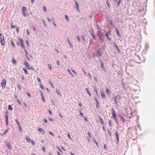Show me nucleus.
Returning a JSON list of instances; mask_svg holds the SVG:
<instances>
[{
	"label": "nucleus",
	"instance_id": "f257e3e1",
	"mask_svg": "<svg viewBox=\"0 0 155 155\" xmlns=\"http://www.w3.org/2000/svg\"><path fill=\"white\" fill-rule=\"evenodd\" d=\"M97 35L99 37V38L100 40L102 39V37L104 36L103 33L101 31V30L98 31L97 32Z\"/></svg>",
	"mask_w": 155,
	"mask_h": 155
},
{
	"label": "nucleus",
	"instance_id": "f03ea898",
	"mask_svg": "<svg viewBox=\"0 0 155 155\" xmlns=\"http://www.w3.org/2000/svg\"><path fill=\"white\" fill-rule=\"evenodd\" d=\"M6 84V81L5 79H3L1 83V85L2 89H4Z\"/></svg>",
	"mask_w": 155,
	"mask_h": 155
},
{
	"label": "nucleus",
	"instance_id": "7ed1b4c3",
	"mask_svg": "<svg viewBox=\"0 0 155 155\" xmlns=\"http://www.w3.org/2000/svg\"><path fill=\"white\" fill-rule=\"evenodd\" d=\"M120 99V97L119 95H117L114 97V103L116 104H117V101L119 100Z\"/></svg>",
	"mask_w": 155,
	"mask_h": 155
},
{
	"label": "nucleus",
	"instance_id": "20e7f679",
	"mask_svg": "<svg viewBox=\"0 0 155 155\" xmlns=\"http://www.w3.org/2000/svg\"><path fill=\"white\" fill-rule=\"evenodd\" d=\"M115 135L116 136V139H117L116 143L117 144L119 142V136L118 132L117 131H115Z\"/></svg>",
	"mask_w": 155,
	"mask_h": 155
},
{
	"label": "nucleus",
	"instance_id": "39448f33",
	"mask_svg": "<svg viewBox=\"0 0 155 155\" xmlns=\"http://www.w3.org/2000/svg\"><path fill=\"white\" fill-rule=\"evenodd\" d=\"M6 115H5V122L7 125H8V113L7 112H6L5 113Z\"/></svg>",
	"mask_w": 155,
	"mask_h": 155
},
{
	"label": "nucleus",
	"instance_id": "423d86ee",
	"mask_svg": "<svg viewBox=\"0 0 155 155\" xmlns=\"http://www.w3.org/2000/svg\"><path fill=\"white\" fill-rule=\"evenodd\" d=\"M1 45L3 46H4L5 45V41L4 36H2L1 37Z\"/></svg>",
	"mask_w": 155,
	"mask_h": 155
},
{
	"label": "nucleus",
	"instance_id": "0eeeda50",
	"mask_svg": "<svg viewBox=\"0 0 155 155\" xmlns=\"http://www.w3.org/2000/svg\"><path fill=\"white\" fill-rule=\"evenodd\" d=\"M100 64L101 68L104 71L106 72V71L105 68H104V67L103 62L101 61H100Z\"/></svg>",
	"mask_w": 155,
	"mask_h": 155
},
{
	"label": "nucleus",
	"instance_id": "6e6552de",
	"mask_svg": "<svg viewBox=\"0 0 155 155\" xmlns=\"http://www.w3.org/2000/svg\"><path fill=\"white\" fill-rule=\"evenodd\" d=\"M67 41L69 44L70 47L71 48H73V46L68 38L67 39Z\"/></svg>",
	"mask_w": 155,
	"mask_h": 155
},
{
	"label": "nucleus",
	"instance_id": "1a4fd4ad",
	"mask_svg": "<svg viewBox=\"0 0 155 155\" xmlns=\"http://www.w3.org/2000/svg\"><path fill=\"white\" fill-rule=\"evenodd\" d=\"M75 4L76 5L75 6V8H76L77 10L79 12V5L78 3L76 1H75Z\"/></svg>",
	"mask_w": 155,
	"mask_h": 155
},
{
	"label": "nucleus",
	"instance_id": "9d476101",
	"mask_svg": "<svg viewBox=\"0 0 155 155\" xmlns=\"http://www.w3.org/2000/svg\"><path fill=\"white\" fill-rule=\"evenodd\" d=\"M38 130L39 132L42 134V135L45 134V132L43 129L42 128H38Z\"/></svg>",
	"mask_w": 155,
	"mask_h": 155
},
{
	"label": "nucleus",
	"instance_id": "9b49d317",
	"mask_svg": "<svg viewBox=\"0 0 155 155\" xmlns=\"http://www.w3.org/2000/svg\"><path fill=\"white\" fill-rule=\"evenodd\" d=\"M6 146L8 147V149L10 150H12V146H11L10 143L9 142H8L6 143Z\"/></svg>",
	"mask_w": 155,
	"mask_h": 155
},
{
	"label": "nucleus",
	"instance_id": "f8f14e48",
	"mask_svg": "<svg viewBox=\"0 0 155 155\" xmlns=\"http://www.w3.org/2000/svg\"><path fill=\"white\" fill-rule=\"evenodd\" d=\"M24 64L26 66L27 68L28 69L30 70V68H29L30 67V65L27 62H26V61H25L24 62Z\"/></svg>",
	"mask_w": 155,
	"mask_h": 155
},
{
	"label": "nucleus",
	"instance_id": "ddd939ff",
	"mask_svg": "<svg viewBox=\"0 0 155 155\" xmlns=\"http://www.w3.org/2000/svg\"><path fill=\"white\" fill-rule=\"evenodd\" d=\"M111 110H112V114L113 117L116 116V114L115 110L114 109V108H112Z\"/></svg>",
	"mask_w": 155,
	"mask_h": 155
},
{
	"label": "nucleus",
	"instance_id": "4468645a",
	"mask_svg": "<svg viewBox=\"0 0 155 155\" xmlns=\"http://www.w3.org/2000/svg\"><path fill=\"white\" fill-rule=\"evenodd\" d=\"M24 51L25 52L26 57L27 58V59H28V60L29 61H30V58L28 56V52L26 50V49H25Z\"/></svg>",
	"mask_w": 155,
	"mask_h": 155
},
{
	"label": "nucleus",
	"instance_id": "2eb2a0df",
	"mask_svg": "<svg viewBox=\"0 0 155 155\" xmlns=\"http://www.w3.org/2000/svg\"><path fill=\"white\" fill-rule=\"evenodd\" d=\"M115 31H116V33H117V36H120V34L119 30H118L117 27H116L115 28Z\"/></svg>",
	"mask_w": 155,
	"mask_h": 155
},
{
	"label": "nucleus",
	"instance_id": "dca6fc26",
	"mask_svg": "<svg viewBox=\"0 0 155 155\" xmlns=\"http://www.w3.org/2000/svg\"><path fill=\"white\" fill-rule=\"evenodd\" d=\"M105 35V36H106L107 37V38L108 40H111V39H110V38L108 36L109 33H108V32H106Z\"/></svg>",
	"mask_w": 155,
	"mask_h": 155
},
{
	"label": "nucleus",
	"instance_id": "f3484780",
	"mask_svg": "<svg viewBox=\"0 0 155 155\" xmlns=\"http://www.w3.org/2000/svg\"><path fill=\"white\" fill-rule=\"evenodd\" d=\"M114 45L115 47V48H116V49L118 51V52L119 53H120V51L119 49V48H118L117 46V45L115 43H114Z\"/></svg>",
	"mask_w": 155,
	"mask_h": 155
},
{
	"label": "nucleus",
	"instance_id": "a211bd4d",
	"mask_svg": "<svg viewBox=\"0 0 155 155\" xmlns=\"http://www.w3.org/2000/svg\"><path fill=\"white\" fill-rule=\"evenodd\" d=\"M101 95L102 96V97L103 99L105 98V94L103 92V91L101 92Z\"/></svg>",
	"mask_w": 155,
	"mask_h": 155
},
{
	"label": "nucleus",
	"instance_id": "6ab92c4d",
	"mask_svg": "<svg viewBox=\"0 0 155 155\" xmlns=\"http://www.w3.org/2000/svg\"><path fill=\"white\" fill-rule=\"evenodd\" d=\"M120 120L123 122V123H124L125 122V119L124 117H123L120 116Z\"/></svg>",
	"mask_w": 155,
	"mask_h": 155
},
{
	"label": "nucleus",
	"instance_id": "aec40b11",
	"mask_svg": "<svg viewBox=\"0 0 155 155\" xmlns=\"http://www.w3.org/2000/svg\"><path fill=\"white\" fill-rule=\"evenodd\" d=\"M26 141L28 143H30V142H31V141L32 140H31V139H30V138L28 137H26Z\"/></svg>",
	"mask_w": 155,
	"mask_h": 155
},
{
	"label": "nucleus",
	"instance_id": "412c9836",
	"mask_svg": "<svg viewBox=\"0 0 155 155\" xmlns=\"http://www.w3.org/2000/svg\"><path fill=\"white\" fill-rule=\"evenodd\" d=\"M113 117H114V120L116 122V123H117V124H118V121L117 119L116 116H114Z\"/></svg>",
	"mask_w": 155,
	"mask_h": 155
},
{
	"label": "nucleus",
	"instance_id": "4be33fe9",
	"mask_svg": "<svg viewBox=\"0 0 155 155\" xmlns=\"http://www.w3.org/2000/svg\"><path fill=\"white\" fill-rule=\"evenodd\" d=\"M99 118L100 121L101 123V124L103 125H104V122H103V120L102 118L101 117H99Z\"/></svg>",
	"mask_w": 155,
	"mask_h": 155
},
{
	"label": "nucleus",
	"instance_id": "5701e85b",
	"mask_svg": "<svg viewBox=\"0 0 155 155\" xmlns=\"http://www.w3.org/2000/svg\"><path fill=\"white\" fill-rule=\"evenodd\" d=\"M12 60V63L14 64H17V62L15 60V58H13Z\"/></svg>",
	"mask_w": 155,
	"mask_h": 155
},
{
	"label": "nucleus",
	"instance_id": "b1692460",
	"mask_svg": "<svg viewBox=\"0 0 155 155\" xmlns=\"http://www.w3.org/2000/svg\"><path fill=\"white\" fill-rule=\"evenodd\" d=\"M91 35H92V38H93L94 40L96 39V37L95 36V35L94 34V32H91Z\"/></svg>",
	"mask_w": 155,
	"mask_h": 155
},
{
	"label": "nucleus",
	"instance_id": "393cba45",
	"mask_svg": "<svg viewBox=\"0 0 155 155\" xmlns=\"http://www.w3.org/2000/svg\"><path fill=\"white\" fill-rule=\"evenodd\" d=\"M56 91L57 93V94H58L59 95L61 96L62 95L60 93V91L57 88L56 89Z\"/></svg>",
	"mask_w": 155,
	"mask_h": 155
},
{
	"label": "nucleus",
	"instance_id": "a878e982",
	"mask_svg": "<svg viewBox=\"0 0 155 155\" xmlns=\"http://www.w3.org/2000/svg\"><path fill=\"white\" fill-rule=\"evenodd\" d=\"M85 90L86 91L87 93L88 94L89 96H91V95L90 92L89 91L88 89L87 88H85Z\"/></svg>",
	"mask_w": 155,
	"mask_h": 155
},
{
	"label": "nucleus",
	"instance_id": "bb28decb",
	"mask_svg": "<svg viewBox=\"0 0 155 155\" xmlns=\"http://www.w3.org/2000/svg\"><path fill=\"white\" fill-rule=\"evenodd\" d=\"M27 10V8L26 7H23L22 8V11L23 12H25Z\"/></svg>",
	"mask_w": 155,
	"mask_h": 155
},
{
	"label": "nucleus",
	"instance_id": "cd10ccee",
	"mask_svg": "<svg viewBox=\"0 0 155 155\" xmlns=\"http://www.w3.org/2000/svg\"><path fill=\"white\" fill-rule=\"evenodd\" d=\"M106 4L107 5V7L109 8H110V2L108 0H107L106 1Z\"/></svg>",
	"mask_w": 155,
	"mask_h": 155
},
{
	"label": "nucleus",
	"instance_id": "c85d7f7f",
	"mask_svg": "<svg viewBox=\"0 0 155 155\" xmlns=\"http://www.w3.org/2000/svg\"><path fill=\"white\" fill-rule=\"evenodd\" d=\"M97 53H98V55H99V56L101 57L102 56V54L101 53L100 50L99 49L98 50Z\"/></svg>",
	"mask_w": 155,
	"mask_h": 155
},
{
	"label": "nucleus",
	"instance_id": "c756f323",
	"mask_svg": "<svg viewBox=\"0 0 155 155\" xmlns=\"http://www.w3.org/2000/svg\"><path fill=\"white\" fill-rule=\"evenodd\" d=\"M68 73L70 74H71L73 77H74V76L73 75V74H72V73L71 72V71L69 69H68Z\"/></svg>",
	"mask_w": 155,
	"mask_h": 155
},
{
	"label": "nucleus",
	"instance_id": "7c9ffc66",
	"mask_svg": "<svg viewBox=\"0 0 155 155\" xmlns=\"http://www.w3.org/2000/svg\"><path fill=\"white\" fill-rule=\"evenodd\" d=\"M122 0H118L117 3V6H118L122 2Z\"/></svg>",
	"mask_w": 155,
	"mask_h": 155
},
{
	"label": "nucleus",
	"instance_id": "2f4dec72",
	"mask_svg": "<svg viewBox=\"0 0 155 155\" xmlns=\"http://www.w3.org/2000/svg\"><path fill=\"white\" fill-rule=\"evenodd\" d=\"M93 142L95 143V144H96V145L97 146H98V143L97 142V141H96V140L95 139H94V138L93 139Z\"/></svg>",
	"mask_w": 155,
	"mask_h": 155
},
{
	"label": "nucleus",
	"instance_id": "473e14b6",
	"mask_svg": "<svg viewBox=\"0 0 155 155\" xmlns=\"http://www.w3.org/2000/svg\"><path fill=\"white\" fill-rule=\"evenodd\" d=\"M49 83L51 85V86L53 88H54V87L53 84V83L52 82H51V81H49Z\"/></svg>",
	"mask_w": 155,
	"mask_h": 155
},
{
	"label": "nucleus",
	"instance_id": "72a5a7b5",
	"mask_svg": "<svg viewBox=\"0 0 155 155\" xmlns=\"http://www.w3.org/2000/svg\"><path fill=\"white\" fill-rule=\"evenodd\" d=\"M8 109L9 110H12L13 108L10 105H9L8 106Z\"/></svg>",
	"mask_w": 155,
	"mask_h": 155
},
{
	"label": "nucleus",
	"instance_id": "f704fd0d",
	"mask_svg": "<svg viewBox=\"0 0 155 155\" xmlns=\"http://www.w3.org/2000/svg\"><path fill=\"white\" fill-rule=\"evenodd\" d=\"M65 17L66 20H67V21L68 22L69 21V18H68V16L67 15H65Z\"/></svg>",
	"mask_w": 155,
	"mask_h": 155
},
{
	"label": "nucleus",
	"instance_id": "c9c22d12",
	"mask_svg": "<svg viewBox=\"0 0 155 155\" xmlns=\"http://www.w3.org/2000/svg\"><path fill=\"white\" fill-rule=\"evenodd\" d=\"M77 39L78 41L79 42H81V39H80V37H79V36L78 35L77 36Z\"/></svg>",
	"mask_w": 155,
	"mask_h": 155
},
{
	"label": "nucleus",
	"instance_id": "e433bc0d",
	"mask_svg": "<svg viewBox=\"0 0 155 155\" xmlns=\"http://www.w3.org/2000/svg\"><path fill=\"white\" fill-rule=\"evenodd\" d=\"M11 43H12V46L14 48L15 47V44L13 42V40H11Z\"/></svg>",
	"mask_w": 155,
	"mask_h": 155
},
{
	"label": "nucleus",
	"instance_id": "4c0bfd02",
	"mask_svg": "<svg viewBox=\"0 0 155 155\" xmlns=\"http://www.w3.org/2000/svg\"><path fill=\"white\" fill-rule=\"evenodd\" d=\"M97 29L98 30V31H99V30L100 31V30H101L100 26H99L98 24L97 23Z\"/></svg>",
	"mask_w": 155,
	"mask_h": 155
},
{
	"label": "nucleus",
	"instance_id": "58836bf2",
	"mask_svg": "<svg viewBox=\"0 0 155 155\" xmlns=\"http://www.w3.org/2000/svg\"><path fill=\"white\" fill-rule=\"evenodd\" d=\"M68 137L70 139H71V140H72V138H71V135H70V134L68 133Z\"/></svg>",
	"mask_w": 155,
	"mask_h": 155
},
{
	"label": "nucleus",
	"instance_id": "ea45409f",
	"mask_svg": "<svg viewBox=\"0 0 155 155\" xmlns=\"http://www.w3.org/2000/svg\"><path fill=\"white\" fill-rule=\"evenodd\" d=\"M30 142L34 146V145H35V142L32 140H31V142Z\"/></svg>",
	"mask_w": 155,
	"mask_h": 155
},
{
	"label": "nucleus",
	"instance_id": "a19ab883",
	"mask_svg": "<svg viewBox=\"0 0 155 155\" xmlns=\"http://www.w3.org/2000/svg\"><path fill=\"white\" fill-rule=\"evenodd\" d=\"M19 41H20V42L21 44L24 43L23 40L21 38L19 39Z\"/></svg>",
	"mask_w": 155,
	"mask_h": 155
},
{
	"label": "nucleus",
	"instance_id": "79ce46f5",
	"mask_svg": "<svg viewBox=\"0 0 155 155\" xmlns=\"http://www.w3.org/2000/svg\"><path fill=\"white\" fill-rule=\"evenodd\" d=\"M15 121L16 122V123H17V124L18 125V126H19L20 125L19 122L18 121L17 119H16L15 120Z\"/></svg>",
	"mask_w": 155,
	"mask_h": 155
},
{
	"label": "nucleus",
	"instance_id": "37998d69",
	"mask_svg": "<svg viewBox=\"0 0 155 155\" xmlns=\"http://www.w3.org/2000/svg\"><path fill=\"white\" fill-rule=\"evenodd\" d=\"M71 71L73 73L75 74H77V73L73 69H71Z\"/></svg>",
	"mask_w": 155,
	"mask_h": 155
},
{
	"label": "nucleus",
	"instance_id": "c03bdc74",
	"mask_svg": "<svg viewBox=\"0 0 155 155\" xmlns=\"http://www.w3.org/2000/svg\"><path fill=\"white\" fill-rule=\"evenodd\" d=\"M21 45L23 48H24V50L25 49V47L23 44V43L21 44Z\"/></svg>",
	"mask_w": 155,
	"mask_h": 155
},
{
	"label": "nucleus",
	"instance_id": "a18cd8bd",
	"mask_svg": "<svg viewBox=\"0 0 155 155\" xmlns=\"http://www.w3.org/2000/svg\"><path fill=\"white\" fill-rule=\"evenodd\" d=\"M40 85L41 88L42 89H44V87L42 84H41Z\"/></svg>",
	"mask_w": 155,
	"mask_h": 155
},
{
	"label": "nucleus",
	"instance_id": "49530a36",
	"mask_svg": "<svg viewBox=\"0 0 155 155\" xmlns=\"http://www.w3.org/2000/svg\"><path fill=\"white\" fill-rule=\"evenodd\" d=\"M109 125H110V127H112L111 125V120H110L109 121Z\"/></svg>",
	"mask_w": 155,
	"mask_h": 155
},
{
	"label": "nucleus",
	"instance_id": "de8ad7c7",
	"mask_svg": "<svg viewBox=\"0 0 155 155\" xmlns=\"http://www.w3.org/2000/svg\"><path fill=\"white\" fill-rule=\"evenodd\" d=\"M43 10L45 11V12H46L47 10V9H46V7L45 6H44L43 7Z\"/></svg>",
	"mask_w": 155,
	"mask_h": 155
},
{
	"label": "nucleus",
	"instance_id": "09e8293b",
	"mask_svg": "<svg viewBox=\"0 0 155 155\" xmlns=\"http://www.w3.org/2000/svg\"><path fill=\"white\" fill-rule=\"evenodd\" d=\"M23 70H24V71L25 73L26 74H28V72L27 70V69H24Z\"/></svg>",
	"mask_w": 155,
	"mask_h": 155
},
{
	"label": "nucleus",
	"instance_id": "8fccbe9b",
	"mask_svg": "<svg viewBox=\"0 0 155 155\" xmlns=\"http://www.w3.org/2000/svg\"><path fill=\"white\" fill-rule=\"evenodd\" d=\"M88 135L89 137H90V138H92V136L91 135V134L90 132H88Z\"/></svg>",
	"mask_w": 155,
	"mask_h": 155
},
{
	"label": "nucleus",
	"instance_id": "3c124183",
	"mask_svg": "<svg viewBox=\"0 0 155 155\" xmlns=\"http://www.w3.org/2000/svg\"><path fill=\"white\" fill-rule=\"evenodd\" d=\"M110 93V91L107 88V90H106V93L107 94H109Z\"/></svg>",
	"mask_w": 155,
	"mask_h": 155
},
{
	"label": "nucleus",
	"instance_id": "603ef678",
	"mask_svg": "<svg viewBox=\"0 0 155 155\" xmlns=\"http://www.w3.org/2000/svg\"><path fill=\"white\" fill-rule=\"evenodd\" d=\"M17 102L18 103V104L20 105H21V102H20V101L18 99L17 100Z\"/></svg>",
	"mask_w": 155,
	"mask_h": 155
},
{
	"label": "nucleus",
	"instance_id": "864d4df0",
	"mask_svg": "<svg viewBox=\"0 0 155 155\" xmlns=\"http://www.w3.org/2000/svg\"><path fill=\"white\" fill-rule=\"evenodd\" d=\"M41 100L44 102H45V100L44 97H41Z\"/></svg>",
	"mask_w": 155,
	"mask_h": 155
},
{
	"label": "nucleus",
	"instance_id": "5fc2aeb1",
	"mask_svg": "<svg viewBox=\"0 0 155 155\" xmlns=\"http://www.w3.org/2000/svg\"><path fill=\"white\" fill-rule=\"evenodd\" d=\"M94 91L96 92L97 94H98V92L96 88H94Z\"/></svg>",
	"mask_w": 155,
	"mask_h": 155
},
{
	"label": "nucleus",
	"instance_id": "6e6d98bb",
	"mask_svg": "<svg viewBox=\"0 0 155 155\" xmlns=\"http://www.w3.org/2000/svg\"><path fill=\"white\" fill-rule=\"evenodd\" d=\"M22 14L25 17L26 16V14L25 12H23Z\"/></svg>",
	"mask_w": 155,
	"mask_h": 155
},
{
	"label": "nucleus",
	"instance_id": "4d7b16f0",
	"mask_svg": "<svg viewBox=\"0 0 155 155\" xmlns=\"http://www.w3.org/2000/svg\"><path fill=\"white\" fill-rule=\"evenodd\" d=\"M37 79H38V81L40 83H41V80L39 78H37Z\"/></svg>",
	"mask_w": 155,
	"mask_h": 155
},
{
	"label": "nucleus",
	"instance_id": "13d9d810",
	"mask_svg": "<svg viewBox=\"0 0 155 155\" xmlns=\"http://www.w3.org/2000/svg\"><path fill=\"white\" fill-rule=\"evenodd\" d=\"M41 97H44V94L42 91H41Z\"/></svg>",
	"mask_w": 155,
	"mask_h": 155
},
{
	"label": "nucleus",
	"instance_id": "bf43d9fd",
	"mask_svg": "<svg viewBox=\"0 0 155 155\" xmlns=\"http://www.w3.org/2000/svg\"><path fill=\"white\" fill-rule=\"evenodd\" d=\"M49 119L52 122H53L54 121V120L53 119H52L51 118H49Z\"/></svg>",
	"mask_w": 155,
	"mask_h": 155
},
{
	"label": "nucleus",
	"instance_id": "052dcab7",
	"mask_svg": "<svg viewBox=\"0 0 155 155\" xmlns=\"http://www.w3.org/2000/svg\"><path fill=\"white\" fill-rule=\"evenodd\" d=\"M27 35H29L30 34V33L29 31V30L28 29H27Z\"/></svg>",
	"mask_w": 155,
	"mask_h": 155
},
{
	"label": "nucleus",
	"instance_id": "680f3d73",
	"mask_svg": "<svg viewBox=\"0 0 155 155\" xmlns=\"http://www.w3.org/2000/svg\"><path fill=\"white\" fill-rule=\"evenodd\" d=\"M48 66H49V68L51 70H52V68H51V64H48Z\"/></svg>",
	"mask_w": 155,
	"mask_h": 155
},
{
	"label": "nucleus",
	"instance_id": "e2e57ef3",
	"mask_svg": "<svg viewBox=\"0 0 155 155\" xmlns=\"http://www.w3.org/2000/svg\"><path fill=\"white\" fill-rule=\"evenodd\" d=\"M15 26H16V25H12V24L11 25V27L12 28H15Z\"/></svg>",
	"mask_w": 155,
	"mask_h": 155
},
{
	"label": "nucleus",
	"instance_id": "0e129e2a",
	"mask_svg": "<svg viewBox=\"0 0 155 155\" xmlns=\"http://www.w3.org/2000/svg\"><path fill=\"white\" fill-rule=\"evenodd\" d=\"M49 134L53 136H54V135L51 132H49Z\"/></svg>",
	"mask_w": 155,
	"mask_h": 155
},
{
	"label": "nucleus",
	"instance_id": "69168bd1",
	"mask_svg": "<svg viewBox=\"0 0 155 155\" xmlns=\"http://www.w3.org/2000/svg\"><path fill=\"white\" fill-rule=\"evenodd\" d=\"M8 132V130L6 129L4 131V134H6Z\"/></svg>",
	"mask_w": 155,
	"mask_h": 155
},
{
	"label": "nucleus",
	"instance_id": "338daca9",
	"mask_svg": "<svg viewBox=\"0 0 155 155\" xmlns=\"http://www.w3.org/2000/svg\"><path fill=\"white\" fill-rule=\"evenodd\" d=\"M56 62H57V64L58 65H60V61H57Z\"/></svg>",
	"mask_w": 155,
	"mask_h": 155
},
{
	"label": "nucleus",
	"instance_id": "774afa93",
	"mask_svg": "<svg viewBox=\"0 0 155 155\" xmlns=\"http://www.w3.org/2000/svg\"><path fill=\"white\" fill-rule=\"evenodd\" d=\"M48 111H49L50 114L51 115H52V112L50 110H48Z\"/></svg>",
	"mask_w": 155,
	"mask_h": 155
}]
</instances>
